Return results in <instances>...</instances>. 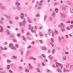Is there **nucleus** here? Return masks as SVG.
<instances>
[{
    "label": "nucleus",
    "instance_id": "obj_36",
    "mask_svg": "<svg viewBox=\"0 0 73 73\" xmlns=\"http://www.w3.org/2000/svg\"><path fill=\"white\" fill-rule=\"evenodd\" d=\"M40 35L41 36H43V34L41 32L40 33Z\"/></svg>",
    "mask_w": 73,
    "mask_h": 73
},
{
    "label": "nucleus",
    "instance_id": "obj_14",
    "mask_svg": "<svg viewBox=\"0 0 73 73\" xmlns=\"http://www.w3.org/2000/svg\"><path fill=\"white\" fill-rule=\"evenodd\" d=\"M17 8L18 10H19V11H20V10H21V7L19 6H17Z\"/></svg>",
    "mask_w": 73,
    "mask_h": 73
},
{
    "label": "nucleus",
    "instance_id": "obj_24",
    "mask_svg": "<svg viewBox=\"0 0 73 73\" xmlns=\"http://www.w3.org/2000/svg\"><path fill=\"white\" fill-rule=\"evenodd\" d=\"M58 40H59V42H61V38H60V37H58Z\"/></svg>",
    "mask_w": 73,
    "mask_h": 73
},
{
    "label": "nucleus",
    "instance_id": "obj_62",
    "mask_svg": "<svg viewBox=\"0 0 73 73\" xmlns=\"http://www.w3.org/2000/svg\"><path fill=\"white\" fill-rule=\"evenodd\" d=\"M22 31L23 33H24V31H25V30H24V29H22Z\"/></svg>",
    "mask_w": 73,
    "mask_h": 73
},
{
    "label": "nucleus",
    "instance_id": "obj_48",
    "mask_svg": "<svg viewBox=\"0 0 73 73\" xmlns=\"http://www.w3.org/2000/svg\"><path fill=\"white\" fill-rule=\"evenodd\" d=\"M62 10H63V11H64V10H65L66 9L65 7H63L62 8Z\"/></svg>",
    "mask_w": 73,
    "mask_h": 73
},
{
    "label": "nucleus",
    "instance_id": "obj_18",
    "mask_svg": "<svg viewBox=\"0 0 73 73\" xmlns=\"http://www.w3.org/2000/svg\"><path fill=\"white\" fill-rule=\"evenodd\" d=\"M66 67L67 68H68L69 66V63H67L66 64Z\"/></svg>",
    "mask_w": 73,
    "mask_h": 73
},
{
    "label": "nucleus",
    "instance_id": "obj_12",
    "mask_svg": "<svg viewBox=\"0 0 73 73\" xmlns=\"http://www.w3.org/2000/svg\"><path fill=\"white\" fill-rule=\"evenodd\" d=\"M61 30L63 32H65V29L64 28H62L61 29Z\"/></svg>",
    "mask_w": 73,
    "mask_h": 73
},
{
    "label": "nucleus",
    "instance_id": "obj_31",
    "mask_svg": "<svg viewBox=\"0 0 73 73\" xmlns=\"http://www.w3.org/2000/svg\"><path fill=\"white\" fill-rule=\"evenodd\" d=\"M59 5V3H55L54 4V5L56 6V5Z\"/></svg>",
    "mask_w": 73,
    "mask_h": 73
},
{
    "label": "nucleus",
    "instance_id": "obj_58",
    "mask_svg": "<svg viewBox=\"0 0 73 73\" xmlns=\"http://www.w3.org/2000/svg\"><path fill=\"white\" fill-rule=\"evenodd\" d=\"M19 68L20 69H23V68L21 67H19Z\"/></svg>",
    "mask_w": 73,
    "mask_h": 73
},
{
    "label": "nucleus",
    "instance_id": "obj_3",
    "mask_svg": "<svg viewBox=\"0 0 73 73\" xmlns=\"http://www.w3.org/2000/svg\"><path fill=\"white\" fill-rule=\"evenodd\" d=\"M0 28H1V29H0V32H1V33L3 32V31H4V30L3 29V26H0Z\"/></svg>",
    "mask_w": 73,
    "mask_h": 73
},
{
    "label": "nucleus",
    "instance_id": "obj_45",
    "mask_svg": "<svg viewBox=\"0 0 73 73\" xmlns=\"http://www.w3.org/2000/svg\"><path fill=\"white\" fill-rule=\"evenodd\" d=\"M52 37H54V32H52Z\"/></svg>",
    "mask_w": 73,
    "mask_h": 73
},
{
    "label": "nucleus",
    "instance_id": "obj_23",
    "mask_svg": "<svg viewBox=\"0 0 73 73\" xmlns=\"http://www.w3.org/2000/svg\"><path fill=\"white\" fill-rule=\"evenodd\" d=\"M63 58L64 60H66V56H64L63 57Z\"/></svg>",
    "mask_w": 73,
    "mask_h": 73
},
{
    "label": "nucleus",
    "instance_id": "obj_28",
    "mask_svg": "<svg viewBox=\"0 0 73 73\" xmlns=\"http://www.w3.org/2000/svg\"><path fill=\"white\" fill-rule=\"evenodd\" d=\"M49 20L50 21H52V20H53V18H52V17H50L49 18Z\"/></svg>",
    "mask_w": 73,
    "mask_h": 73
},
{
    "label": "nucleus",
    "instance_id": "obj_22",
    "mask_svg": "<svg viewBox=\"0 0 73 73\" xmlns=\"http://www.w3.org/2000/svg\"><path fill=\"white\" fill-rule=\"evenodd\" d=\"M52 16L53 17H55L56 16V13L55 12H54L52 13Z\"/></svg>",
    "mask_w": 73,
    "mask_h": 73
},
{
    "label": "nucleus",
    "instance_id": "obj_41",
    "mask_svg": "<svg viewBox=\"0 0 73 73\" xmlns=\"http://www.w3.org/2000/svg\"><path fill=\"white\" fill-rule=\"evenodd\" d=\"M37 72H40V69H39V68H37Z\"/></svg>",
    "mask_w": 73,
    "mask_h": 73
},
{
    "label": "nucleus",
    "instance_id": "obj_5",
    "mask_svg": "<svg viewBox=\"0 0 73 73\" xmlns=\"http://www.w3.org/2000/svg\"><path fill=\"white\" fill-rule=\"evenodd\" d=\"M44 1V0H42V1H40V2H39V5L40 7L42 5V3Z\"/></svg>",
    "mask_w": 73,
    "mask_h": 73
},
{
    "label": "nucleus",
    "instance_id": "obj_63",
    "mask_svg": "<svg viewBox=\"0 0 73 73\" xmlns=\"http://www.w3.org/2000/svg\"><path fill=\"white\" fill-rule=\"evenodd\" d=\"M70 28H73V25H71L70 26Z\"/></svg>",
    "mask_w": 73,
    "mask_h": 73
},
{
    "label": "nucleus",
    "instance_id": "obj_50",
    "mask_svg": "<svg viewBox=\"0 0 73 73\" xmlns=\"http://www.w3.org/2000/svg\"><path fill=\"white\" fill-rule=\"evenodd\" d=\"M65 54H69V52H66L65 53Z\"/></svg>",
    "mask_w": 73,
    "mask_h": 73
},
{
    "label": "nucleus",
    "instance_id": "obj_38",
    "mask_svg": "<svg viewBox=\"0 0 73 73\" xmlns=\"http://www.w3.org/2000/svg\"><path fill=\"white\" fill-rule=\"evenodd\" d=\"M23 38L24 41H26V39L25 38V37L24 36H23Z\"/></svg>",
    "mask_w": 73,
    "mask_h": 73
},
{
    "label": "nucleus",
    "instance_id": "obj_35",
    "mask_svg": "<svg viewBox=\"0 0 73 73\" xmlns=\"http://www.w3.org/2000/svg\"><path fill=\"white\" fill-rule=\"evenodd\" d=\"M11 48L12 49H13L14 50H16V48H15V47L12 46Z\"/></svg>",
    "mask_w": 73,
    "mask_h": 73
},
{
    "label": "nucleus",
    "instance_id": "obj_33",
    "mask_svg": "<svg viewBox=\"0 0 73 73\" xmlns=\"http://www.w3.org/2000/svg\"><path fill=\"white\" fill-rule=\"evenodd\" d=\"M12 44L11 43L9 44V48H11L12 47Z\"/></svg>",
    "mask_w": 73,
    "mask_h": 73
},
{
    "label": "nucleus",
    "instance_id": "obj_32",
    "mask_svg": "<svg viewBox=\"0 0 73 73\" xmlns=\"http://www.w3.org/2000/svg\"><path fill=\"white\" fill-rule=\"evenodd\" d=\"M31 34V33L29 32H27V35H29Z\"/></svg>",
    "mask_w": 73,
    "mask_h": 73
},
{
    "label": "nucleus",
    "instance_id": "obj_57",
    "mask_svg": "<svg viewBox=\"0 0 73 73\" xmlns=\"http://www.w3.org/2000/svg\"><path fill=\"white\" fill-rule=\"evenodd\" d=\"M66 37V38H69V37L68 36V35H66L65 36Z\"/></svg>",
    "mask_w": 73,
    "mask_h": 73
},
{
    "label": "nucleus",
    "instance_id": "obj_39",
    "mask_svg": "<svg viewBox=\"0 0 73 73\" xmlns=\"http://www.w3.org/2000/svg\"><path fill=\"white\" fill-rule=\"evenodd\" d=\"M0 49L1 50H4V49L3 47H0Z\"/></svg>",
    "mask_w": 73,
    "mask_h": 73
},
{
    "label": "nucleus",
    "instance_id": "obj_1",
    "mask_svg": "<svg viewBox=\"0 0 73 73\" xmlns=\"http://www.w3.org/2000/svg\"><path fill=\"white\" fill-rule=\"evenodd\" d=\"M28 27L29 29H30V30H31V32H32V33H33L34 32H35V31H33L32 30V29H33V27L31 28V26L30 24L29 25Z\"/></svg>",
    "mask_w": 73,
    "mask_h": 73
},
{
    "label": "nucleus",
    "instance_id": "obj_37",
    "mask_svg": "<svg viewBox=\"0 0 73 73\" xmlns=\"http://www.w3.org/2000/svg\"><path fill=\"white\" fill-rule=\"evenodd\" d=\"M39 42H40L41 44H43V41L41 40H40Z\"/></svg>",
    "mask_w": 73,
    "mask_h": 73
},
{
    "label": "nucleus",
    "instance_id": "obj_46",
    "mask_svg": "<svg viewBox=\"0 0 73 73\" xmlns=\"http://www.w3.org/2000/svg\"><path fill=\"white\" fill-rule=\"evenodd\" d=\"M42 56L43 57H44V58H46V56H45V55L44 54H42Z\"/></svg>",
    "mask_w": 73,
    "mask_h": 73
},
{
    "label": "nucleus",
    "instance_id": "obj_21",
    "mask_svg": "<svg viewBox=\"0 0 73 73\" xmlns=\"http://www.w3.org/2000/svg\"><path fill=\"white\" fill-rule=\"evenodd\" d=\"M25 71L26 72H27V73H28L29 72V70L28 69V68H27L25 69Z\"/></svg>",
    "mask_w": 73,
    "mask_h": 73
},
{
    "label": "nucleus",
    "instance_id": "obj_44",
    "mask_svg": "<svg viewBox=\"0 0 73 73\" xmlns=\"http://www.w3.org/2000/svg\"><path fill=\"white\" fill-rule=\"evenodd\" d=\"M12 58H15V59H17V57H16L15 56H14L12 57Z\"/></svg>",
    "mask_w": 73,
    "mask_h": 73
},
{
    "label": "nucleus",
    "instance_id": "obj_16",
    "mask_svg": "<svg viewBox=\"0 0 73 73\" xmlns=\"http://www.w3.org/2000/svg\"><path fill=\"white\" fill-rule=\"evenodd\" d=\"M6 32L8 34V35H11V33H9V30H7L6 31Z\"/></svg>",
    "mask_w": 73,
    "mask_h": 73
},
{
    "label": "nucleus",
    "instance_id": "obj_26",
    "mask_svg": "<svg viewBox=\"0 0 73 73\" xmlns=\"http://www.w3.org/2000/svg\"><path fill=\"white\" fill-rule=\"evenodd\" d=\"M52 54H54L55 53V49H54L52 50Z\"/></svg>",
    "mask_w": 73,
    "mask_h": 73
},
{
    "label": "nucleus",
    "instance_id": "obj_4",
    "mask_svg": "<svg viewBox=\"0 0 73 73\" xmlns=\"http://www.w3.org/2000/svg\"><path fill=\"white\" fill-rule=\"evenodd\" d=\"M55 64H56V65H59V66H61L60 67L61 68V69H62V68H63V66H62V65H61V64L60 63L56 62L55 63Z\"/></svg>",
    "mask_w": 73,
    "mask_h": 73
},
{
    "label": "nucleus",
    "instance_id": "obj_8",
    "mask_svg": "<svg viewBox=\"0 0 73 73\" xmlns=\"http://www.w3.org/2000/svg\"><path fill=\"white\" fill-rule=\"evenodd\" d=\"M0 8L1 9H3V10H5V9H6V8H5V7L4 6H1L0 7Z\"/></svg>",
    "mask_w": 73,
    "mask_h": 73
},
{
    "label": "nucleus",
    "instance_id": "obj_10",
    "mask_svg": "<svg viewBox=\"0 0 73 73\" xmlns=\"http://www.w3.org/2000/svg\"><path fill=\"white\" fill-rule=\"evenodd\" d=\"M42 49L43 50H47V49H48V48L46 47H43L42 48Z\"/></svg>",
    "mask_w": 73,
    "mask_h": 73
},
{
    "label": "nucleus",
    "instance_id": "obj_64",
    "mask_svg": "<svg viewBox=\"0 0 73 73\" xmlns=\"http://www.w3.org/2000/svg\"><path fill=\"white\" fill-rule=\"evenodd\" d=\"M6 73V71H3L2 72V73Z\"/></svg>",
    "mask_w": 73,
    "mask_h": 73
},
{
    "label": "nucleus",
    "instance_id": "obj_13",
    "mask_svg": "<svg viewBox=\"0 0 73 73\" xmlns=\"http://www.w3.org/2000/svg\"><path fill=\"white\" fill-rule=\"evenodd\" d=\"M4 16H5V17H6V18L7 19H9L10 18V17L9 16H8V15H4Z\"/></svg>",
    "mask_w": 73,
    "mask_h": 73
},
{
    "label": "nucleus",
    "instance_id": "obj_53",
    "mask_svg": "<svg viewBox=\"0 0 73 73\" xmlns=\"http://www.w3.org/2000/svg\"><path fill=\"white\" fill-rule=\"evenodd\" d=\"M13 41L14 42H15L16 41V39H13Z\"/></svg>",
    "mask_w": 73,
    "mask_h": 73
},
{
    "label": "nucleus",
    "instance_id": "obj_27",
    "mask_svg": "<svg viewBox=\"0 0 73 73\" xmlns=\"http://www.w3.org/2000/svg\"><path fill=\"white\" fill-rule=\"evenodd\" d=\"M19 24L21 27L23 25V23L22 22H19Z\"/></svg>",
    "mask_w": 73,
    "mask_h": 73
},
{
    "label": "nucleus",
    "instance_id": "obj_59",
    "mask_svg": "<svg viewBox=\"0 0 73 73\" xmlns=\"http://www.w3.org/2000/svg\"><path fill=\"white\" fill-rule=\"evenodd\" d=\"M13 8L14 9H15V10H16V9L17 8L16 7H13Z\"/></svg>",
    "mask_w": 73,
    "mask_h": 73
},
{
    "label": "nucleus",
    "instance_id": "obj_30",
    "mask_svg": "<svg viewBox=\"0 0 73 73\" xmlns=\"http://www.w3.org/2000/svg\"><path fill=\"white\" fill-rule=\"evenodd\" d=\"M55 11L56 13H58V9L56 8L55 9Z\"/></svg>",
    "mask_w": 73,
    "mask_h": 73
},
{
    "label": "nucleus",
    "instance_id": "obj_43",
    "mask_svg": "<svg viewBox=\"0 0 73 73\" xmlns=\"http://www.w3.org/2000/svg\"><path fill=\"white\" fill-rule=\"evenodd\" d=\"M67 4L68 5H70V2H68L67 3Z\"/></svg>",
    "mask_w": 73,
    "mask_h": 73
},
{
    "label": "nucleus",
    "instance_id": "obj_61",
    "mask_svg": "<svg viewBox=\"0 0 73 73\" xmlns=\"http://www.w3.org/2000/svg\"><path fill=\"white\" fill-rule=\"evenodd\" d=\"M55 33L56 34H56L57 33V31L55 30Z\"/></svg>",
    "mask_w": 73,
    "mask_h": 73
},
{
    "label": "nucleus",
    "instance_id": "obj_19",
    "mask_svg": "<svg viewBox=\"0 0 73 73\" xmlns=\"http://www.w3.org/2000/svg\"><path fill=\"white\" fill-rule=\"evenodd\" d=\"M16 5H18V6H20V3L18 2H17L16 3Z\"/></svg>",
    "mask_w": 73,
    "mask_h": 73
},
{
    "label": "nucleus",
    "instance_id": "obj_7",
    "mask_svg": "<svg viewBox=\"0 0 73 73\" xmlns=\"http://www.w3.org/2000/svg\"><path fill=\"white\" fill-rule=\"evenodd\" d=\"M57 72H59V73H62V70L59 69V68H58L56 69Z\"/></svg>",
    "mask_w": 73,
    "mask_h": 73
},
{
    "label": "nucleus",
    "instance_id": "obj_56",
    "mask_svg": "<svg viewBox=\"0 0 73 73\" xmlns=\"http://www.w3.org/2000/svg\"><path fill=\"white\" fill-rule=\"evenodd\" d=\"M4 45H8V42H5L4 43Z\"/></svg>",
    "mask_w": 73,
    "mask_h": 73
},
{
    "label": "nucleus",
    "instance_id": "obj_20",
    "mask_svg": "<svg viewBox=\"0 0 73 73\" xmlns=\"http://www.w3.org/2000/svg\"><path fill=\"white\" fill-rule=\"evenodd\" d=\"M28 66L31 68V69H33L32 67L31 66V63H29L28 65Z\"/></svg>",
    "mask_w": 73,
    "mask_h": 73
},
{
    "label": "nucleus",
    "instance_id": "obj_54",
    "mask_svg": "<svg viewBox=\"0 0 73 73\" xmlns=\"http://www.w3.org/2000/svg\"><path fill=\"white\" fill-rule=\"evenodd\" d=\"M36 16V17H39L40 16V14H37Z\"/></svg>",
    "mask_w": 73,
    "mask_h": 73
},
{
    "label": "nucleus",
    "instance_id": "obj_47",
    "mask_svg": "<svg viewBox=\"0 0 73 73\" xmlns=\"http://www.w3.org/2000/svg\"><path fill=\"white\" fill-rule=\"evenodd\" d=\"M42 66H45V64H44V62H42Z\"/></svg>",
    "mask_w": 73,
    "mask_h": 73
},
{
    "label": "nucleus",
    "instance_id": "obj_49",
    "mask_svg": "<svg viewBox=\"0 0 73 73\" xmlns=\"http://www.w3.org/2000/svg\"><path fill=\"white\" fill-rule=\"evenodd\" d=\"M67 29L68 30V31H69V30L70 29L69 27H67Z\"/></svg>",
    "mask_w": 73,
    "mask_h": 73
},
{
    "label": "nucleus",
    "instance_id": "obj_52",
    "mask_svg": "<svg viewBox=\"0 0 73 73\" xmlns=\"http://www.w3.org/2000/svg\"><path fill=\"white\" fill-rule=\"evenodd\" d=\"M32 47V46H31L30 45L29 46L27 47V49H29V48H31Z\"/></svg>",
    "mask_w": 73,
    "mask_h": 73
},
{
    "label": "nucleus",
    "instance_id": "obj_9",
    "mask_svg": "<svg viewBox=\"0 0 73 73\" xmlns=\"http://www.w3.org/2000/svg\"><path fill=\"white\" fill-rule=\"evenodd\" d=\"M61 15L62 17H64V18H65L66 17V16L63 13H61Z\"/></svg>",
    "mask_w": 73,
    "mask_h": 73
},
{
    "label": "nucleus",
    "instance_id": "obj_60",
    "mask_svg": "<svg viewBox=\"0 0 73 73\" xmlns=\"http://www.w3.org/2000/svg\"><path fill=\"white\" fill-rule=\"evenodd\" d=\"M70 68L71 69H73V65H72L71 66Z\"/></svg>",
    "mask_w": 73,
    "mask_h": 73
},
{
    "label": "nucleus",
    "instance_id": "obj_2",
    "mask_svg": "<svg viewBox=\"0 0 73 73\" xmlns=\"http://www.w3.org/2000/svg\"><path fill=\"white\" fill-rule=\"evenodd\" d=\"M23 26H25L26 24H27V21L25 20V19H24V20L23 21Z\"/></svg>",
    "mask_w": 73,
    "mask_h": 73
},
{
    "label": "nucleus",
    "instance_id": "obj_40",
    "mask_svg": "<svg viewBox=\"0 0 73 73\" xmlns=\"http://www.w3.org/2000/svg\"><path fill=\"white\" fill-rule=\"evenodd\" d=\"M67 70L65 69V68H64L63 70V72H66Z\"/></svg>",
    "mask_w": 73,
    "mask_h": 73
},
{
    "label": "nucleus",
    "instance_id": "obj_34",
    "mask_svg": "<svg viewBox=\"0 0 73 73\" xmlns=\"http://www.w3.org/2000/svg\"><path fill=\"white\" fill-rule=\"evenodd\" d=\"M7 61L9 63H10V62H11V60H10L9 59H7Z\"/></svg>",
    "mask_w": 73,
    "mask_h": 73
},
{
    "label": "nucleus",
    "instance_id": "obj_11",
    "mask_svg": "<svg viewBox=\"0 0 73 73\" xmlns=\"http://www.w3.org/2000/svg\"><path fill=\"white\" fill-rule=\"evenodd\" d=\"M27 19L28 20V21L30 23H32V21H31V20L29 18H27Z\"/></svg>",
    "mask_w": 73,
    "mask_h": 73
},
{
    "label": "nucleus",
    "instance_id": "obj_15",
    "mask_svg": "<svg viewBox=\"0 0 73 73\" xmlns=\"http://www.w3.org/2000/svg\"><path fill=\"white\" fill-rule=\"evenodd\" d=\"M64 27V25L63 23H61L60 25V28H62Z\"/></svg>",
    "mask_w": 73,
    "mask_h": 73
},
{
    "label": "nucleus",
    "instance_id": "obj_55",
    "mask_svg": "<svg viewBox=\"0 0 73 73\" xmlns=\"http://www.w3.org/2000/svg\"><path fill=\"white\" fill-rule=\"evenodd\" d=\"M70 11L71 12H72V13H73V9H70Z\"/></svg>",
    "mask_w": 73,
    "mask_h": 73
},
{
    "label": "nucleus",
    "instance_id": "obj_17",
    "mask_svg": "<svg viewBox=\"0 0 73 73\" xmlns=\"http://www.w3.org/2000/svg\"><path fill=\"white\" fill-rule=\"evenodd\" d=\"M46 19H47V16L46 15H45L44 16V21H46Z\"/></svg>",
    "mask_w": 73,
    "mask_h": 73
},
{
    "label": "nucleus",
    "instance_id": "obj_51",
    "mask_svg": "<svg viewBox=\"0 0 73 73\" xmlns=\"http://www.w3.org/2000/svg\"><path fill=\"white\" fill-rule=\"evenodd\" d=\"M32 44L33 45H35V42L34 41H33L32 42Z\"/></svg>",
    "mask_w": 73,
    "mask_h": 73
},
{
    "label": "nucleus",
    "instance_id": "obj_6",
    "mask_svg": "<svg viewBox=\"0 0 73 73\" xmlns=\"http://www.w3.org/2000/svg\"><path fill=\"white\" fill-rule=\"evenodd\" d=\"M24 14L22 13L21 14V19L22 20H23V19H24Z\"/></svg>",
    "mask_w": 73,
    "mask_h": 73
},
{
    "label": "nucleus",
    "instance_id": "obj_42",
    "mask_svg": "<svg viewBox=\"0 0 73 73\" xmlns=\"http://www.w3.org/2000/svg\"><path fill=\"white\" fill-rule=\"evenodd\" d=\"M51 41L52 42H54V40L53 38H51Z\"/></svg>",
    "mask_w": 73,
    "mask_h": 73
},
{
    "label": "nucleus",
    "instance_id": "obj_25",
    "mask_svg": "<svg viewBox=\"0 0 73 73\" xmlns=\"http://www.w3.org/2000/svg\"><path fill=\"white\" fill-rule=\"evenodd\" d=\"M0 24H4V22L1 20H0Z\"/></svg>",
    "mask_w": 73,
    "mask_h": 73
},
{
    "label": "nucleus",
    "instance_id": "obj_29",
    "mask_svg": "<svg viewBox=\"0 0 73 73\" xmlns=\"http://www.w3.org/2000/svg\"><path fill=\"white\" fill-rule=\"evenodd\" d=\"M7 66V69H10V65H8Z\"/></svg>",
    "mask_w": 73,
    "mask_h": 73
}]
</instances>
